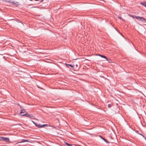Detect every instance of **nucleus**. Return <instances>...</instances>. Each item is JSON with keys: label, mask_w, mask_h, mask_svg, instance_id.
Returning <instances> with one entry per match:
<instances>
[{"label": "nucleus", "mask_w": 146, "mask_h": 146, "mask_svg": "<svg viewBox=\"0 0 146 146\" xmlns=\"http://www.w3.org/2000/svg\"><path fill=\"white\" fill-rule=\"evenodd\" d=\"M28 142L29 141L28 140L25 139H22L21 140V141L19 142L20 143L25 142Z\"/></svg>", "instance_id": "nucleus-7"}, {"label": "nucleus", "mask_w": 146, "mask_h": 146, "mask_svg": "<svg viewBox=\"0 0 146 146\" xmlns=\"http://www.w3.org/2000/svg\"><path fill=\"white\" fill-rule=\"evenodd\" d=\"M44 0H40V2H42Z\"/></svg>", "instance_id": "nucleus-23"}, {"label": "nucleus", "mask_w": 146, "mask_h": 146, "mask_svg": "<svg viewBox=\"0 0 146 146\" xmlns=\"http://www.w3.org/2000/svg\"><path fill=\"white\" fill-rule=\"evenodd\" d=\"M7 2L10 3L12 4V5L14 6H16L17 7H18L19 5H20V4L18 2H15L14 1H12L11 0H9L7 1Z\"/></svg>", "instance_id": "nucleus-1"}, {"label": "nucleus", "mask_w": 146, "mask_h": 146, "mask_svg": "<svg viewBox=\"0 0 146 146\" xmlns=\"http://www.w3.org/2000/svg\"><path fill=\"white\" fill-rule=\"evenodd\" d=\"M141 4L143 5L146 7V2L144 1L141 3Z\"/></svg>", "instance_id": "nucleus-8"}, {"label": "nucleus", "mask_w": 146, "mask_h": 146, "mask_svg": "<svg viewBox=\"0 0 146 146\" xmlns=\"http://www.w3.org/2000/svg\"><path fill=\"white\" fill-rule=\"evenodd\" d=\"M101 57L102 58H104L105 59H106V58H107V57L106 56H105L103 55H102Z\"/></svg>", "instance_id": "nucleus-14"}, {"label": "nucleus", "mask_w": 146, "mask_h": 146, "mask_svg": "<svg viewBox=\"0 0 146 146\" xmlns=\"http://www.w3.org/2000/svg\"><path fill=\"white\" fill-rule=\"evenodd\" d=\"M38 88H40V89H42V88H40V87H39L38 86Z\"/></svg>", "instance_id": "nucleus-24"}, {"label": "nucleus", "mask_w": 146, "mask_h": 146, "mask_svg": "<svg viewBox=\"0 0 146 146\" xmlns=\"http://www.w3.org/2000/svg\"><path fill=\"white\" fill-rule=\"evenodd\" d=\"M31 121L36 126V124H37V123H35L33 121Z\"/></svg>", "instance_id": "nucleus-15"}, {"label": "nucleus", "mask_w": 146, "mask_h": 146, "mask_svg": "<svg viewBox=\"0 0 146 146\" xmlns=\"http://www.w3.org/2000/svg\"><path fill=\"white\" fill-rule=\"evenodd\" d=\"M65 64L66 65V66L67 67H68L67 66H69L70 67H71L72 68H73L74 66L73 65H72L71 64Z\"/></svg>", "instance_id": "nucleus-10"}, {"label": "nucleus", "mask_w": 146, "mask_h": 146, "mask_svg": "<svg viewBox=\"0 0 146 146\" xmlns=\"http://www.w3.org/2000/svg\"><path fill=\"white\" fill-rule=\"evenodd\" d=\"M108 107L109 108H110V107H111V104H108Z\"/></svg>", "instance_id": "nucleus-17"}, {"label": "nucleus", "mask_w": 146, "mask_h": 146, "mask_svg": "<svg viewBox=\"0 0 146 146\" xmlns=\"http://www.w3.org/2000/svg\"><path fill=\"white\" fill-rule=\"evenodd\" d=\"M102 55H101V54H98V56H99L101 57V56H102Z\"/></svg>", "instance_id": "nucleus-22"}, {"label": "nucleus", "mask_w": 146, "mask_h": 146, "mask_svg": "<svg viewBox=\"0 0 146 146\" xmlns=\"http://www.w3.org/2000/svg\"><path fill=\"white\" fill-rule=\"evenodd\" d=\"M143 137L144 138V139L146 140V137L144 136V135H143Z\"/></svg>", "instance_id": "nucleus-19"}, {"label": "nucleus", "mask_w": 146, "mask_h": 146, "mask_svg": "<svg viewBox=\"0 0 146 146\" xmlns=\"http://www.w3.org/2000/svg\"><path fill=\"white\" fill-rule=\"evenodd\" d=\"M102 55H101V54H98V56H99L101 57V56H102Z\"/></svg>", "instance_id": "nucleus-21"}, {"label": "nucleus", "mask_w": 146, "mask_h": 146, "mask_svg": "<svg viewBox=\"0 0 146 146\" xmlns=\"http://www.w3.org/2000/svg\"><path fill=\"white\" fill-rule=\"evenodd\" d=\"M136 19L139 21H141L144 23H146V19L143 17L138 16V17H136Z\"/></svg>", "instance_id": "nucleus-2"}, {"label": "nucleus", "mask_w": 146, "mask_h": 146, "mask_svg": "<svg viewBox=\"0 0 146 146\" xmlns=\"http://www.w3.org/2000/svg\"><path fill=\"white\" fill-rule=\"evenodd\" d=\"M139 135H141V136H143V135H142V134H141V133H139Z\"/></svg>", "instance_id": "nucleus-20"}, {"label": "nucleus", "mask_w": 146, "mask_h": 146, "mask_svg": "<svg viewBox=\"0 0 146 146\" xmlns=\"http://www.w3.org/2000/svg\"><path fill=\"white\" fill-rule=\"evenodd\" d=\"M3 137H0V141H2Z\"/></svg>", "instance_id": "nucleus-16"}, {"label": "nucleus", "mask_w": 146, "mask_h": 146, "mask_svg": "<svg viewBox=\"0 0 146 146\" xmlns=\"http://www.w3.org/2000/svg\"><path fill=\"white\" fill-rule=\"evenodd\" d=\"M21 115L23 116H26L27 117H29L31 119H35L34 117L33 116V115L32 114H29L27 113L25 114H22Z\"/></svg>", "instance_id": "nucleus-3"}, {"label": "nucleus", "mask_w": 146, "mask_h": 146, "mask_svg": "<svg viewBox=\"0 0 146 146\" xmlns=\"http://www.w3.org/2000/svg\"><path fill=\"white\" fill-rule=\"evenodd\" d=\"M119 19H121V17H119V16H118V17H117Z\"/></svg>", "instance_id": "nucleus-18"}, {"label": "nucleus", "mask_w": 146, "mask_h": 146, "mask_svg": "<svg viewBox=\"0 0 146 146\" xmlns=\"http://www.w3.org/2000/svg\"><path fill=\"white\" fill-rule=\"evenodd\" d=\"M2 141H5L6 142H8L9 141V139L8 137H3Z\"/></svg>", "instance_id": "nucleus-5"}, {"label": "nucleus", "mask_w": 146, "mask_h": 146, "mask_svg": "<svg viewBox=\"0 0 146 146\" xmlns=\"http://www.w3.org/2000/svg\"><path fill=\"white\" fill-rule=\"evenodd\" d=\"M106 60L108 61L110 63L111 62V60L109 58H106Z\"/></svg>", "instance_id": "nucleus-12"}, {"label": "nucleus", "mask_w": 146, "mask_h": 146, "mask_svg": "<svg viewBox=\"0 0 146 146\" xmlns=\"http://www.w3.org/2000/svg\"><path fill=\"white\" fill-rule=\"evenodd\" d=\"M129 16L133 18H136V17H138V16H136L135 15H129Z\"/></svg>", "instance_id": "nucleus-9"}, {"label": "nucleus", "mask_w": 146, "mask_h": 146, "mask_svg": "<svg viewBox=\"0 0 146 146\" xmlns=\"http://www.w3.org/2000/svg\"><path fill=\"white\" fill-rule=\"evenodd\" d=\"M26 112V111L24 110H21L20 112V113H24Z\"/></svg>", "instance_id": "nucleus-11"}, {"label": "nucleus", "mask_w": 146, "mask_h": 146, "mask_svg": "<svg viewBox=\"0 0 146 146\" xmlns=\"http://www.w3.org/2000/svg\"><path fill=\"white\" fill-rule=\"evenodd\" d=\"M47 124H43V125H40V124L36 125V126L37 127L39 128H40L46 126H47Z\"/></svg>", "instance_id": "nucleus-4"}, {"label": "nucleus", "mask_w": 146, "mask_h": 146, "mask_svg": "<svg viewBox=\"0 0 146 146\" xmlns=\"http://www.w3.org/2000/svg\"><path fill=\"white\" fill-rule=\"evenodd\" d=\"M99 137L100 138H101L103 140L106 142L107 143H109V142H108L106 139L104 138L103 137H102L100 135Z\"/></svg>", "instance_id": "nucleus-6"}, {"label": "nucleus", "mask_w": 146, "mask_h": 146, "mask_svg": "<svg viewBox=\"0 0 146 146\" xmlns=\"http://www.w3.org/2000/svg\"><path fill=\"white\" fill-rule=\"evenodd\" d=\"M20 107L21 108H22V107L21 106H20Z\"/></svg>", "instance_id": "nucleus-25"}, {"label": "nucleus", "mask_w": 146, "mask_h": 146, "mask_svg": "<svg viewBox=\"0 0 146 146\" xmlns=\"http://www.w3.org/2000/svg\"><path fill=\"white\" fill-rule=\"evenodd\" d=\"M65 144L68 146H72V144H69L66 142H65Z\"/></svg>", "instance_id": "nucleus-13"}]
</instances>
